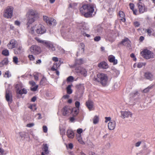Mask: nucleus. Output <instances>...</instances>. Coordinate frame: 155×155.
<instances>
[{"label": "nucleus", "instance_id": "9d476101", "mask_svg": "<svg viewBox=\"0 0 155 155\" xmlns=\"http://www.w3.org/2000/svg\"><path fill=\"white\" fill-rule=\"evenodd\" d=\"M41 155H48L49 153L48 147L47 144H43L42 146Z\"/></svg>", "mask_w": 155, "mask_h": 155}, {"label": "nucleus", "instance_id": "473e14b6", "mask_svg": "<svg viewBox=\"0 0 155 155\" xmlns=\"http://www.w3.org/2000/svg\"><path fill=\"white\" fill-rule=\"evenodd\" d=\"M84 46H83L81 48H80L79 49V51L78 52L77 54V56H78V55L79 54V53H81V54H83L84 53Z\"/></svg>", "mask_w": 155, "mask_h": 155}, {"label": "nucleus", "instance_id": "4c0bfd02", "mask_svg": "<svg viewBox=\"0 0 155 155\" xmlns=\"http://www.w3.org/2000/svg\"><path fill=\"white\" fill-rule=\"evenodd\" d=\"M46 78L45 77H43L40 82V84L42 85L46 81Z\"/></svg>", "mask_w": 155, "mask_h": 155}, {"label": "nucleus", "instance_id": "c03bdc74", "mask_svg": "<svg viewBox=\"0 0 155 155\" xmlns=\"http://www.w3.org/2000/svg\"><path fill=\"white\" fill-rule=\"evenodd\" d=\"M75 105L76 107V108H78L79 107L80 103L79 101H76L75 102Z\"/></svg>", "mask_w": 155, "mask_h": 155}, {"label": "nucleus", "instance_id": "20e7f679", "mask_svg": "<svg viewBox=\"0 0 155 155\" xmlns=\"http://www.w3.org/2000/svg\"><path fill=\"white\" fill-rule=\"evenodd\" d=\"M13 8L11 6L7 7L4 10L3 16L6 18H11L13 15Z\"/></svg>", "mask_w": 155, "mask_h": 155}, {"label": "nucleus", "instance_id": "cd10ccee", "mask_svg": "<svg viewBox=\"0 0 155 155\" xmlns=\"http://www.w3.org/2000/svg\"><path fill=\"white\" fill-rule=\"evenodd\" d=\"M27 27L29 29V31L30 33L32 34H34L35 33V32L34 31V30L35 29V26H34L33 27H31L30 29L29 28V25Z\"/></svg>", "mask_w": 155, "mask_h": 155}, {"label": "nucleus", "instance_id": "2f4dec72", "mask_svg": "<svg viewBox=\"0 0 155 155\" xmlns=\"http://www.w3.org/2000/svg\"><path fill=\"white\" fill-rule=\"evenodd\" d=\"M99 121V117L97 116H95L93 119V123L94 124H97Z\"/></svg>", "mask_w": 155, "mask_h": 155}, {"label": "nucleus", "instance_id": "c756f323", "mask_svg": "<svg viewBox=\"0 0 155 155\" xmlns=\"http://www.w3.org/2000/svg\"><path fill=\"white\" fill-rule=\"evenodd\" d=\"M77 139L79 142L81 144H83L84 142L82 140L81 134H78L77 135Z\"/></svg>", "mask_w": 155, "mask_h": 155}, {"label": "nucleus", "instance_id": "603ef678", "mask_svg": "<svg viewBox=\"0 0 155 155\" xmlns=\"http://www.w3.org/2000/svg\"><path fill=\"white\" fill-rule=\"evenodd\" d=\"M17 93H18L20 94H23V92L22 91V90H19V89L17 88Z\"/></svg>", "mask_w": 155, "mask_h": 155}, {"label": "nucleus", "instance_id": "ea45409f", "mask_svg": "<svg viewBox=\"0 0 155 155\" xmlns=\"http://www.w3.org/2000/svg\"><path fill=\"white\" fill-rule=\"evenodd\" d=\"M18 58L17 57L15 56L13 58V61L16 64H17L18 62Z\"/></svg>", "mask_w": 155, "mask_h": 155}, {"label": "nucleus", "instance_id": "a878e982", "mask_svg": "<svg viewBox=\"0 0 155 155\" xmlns=\"http://www.w3.org/2000/svg\"><path fill=\"white\" fill-rule=\"evenodd\" d=\"M138 7L139 8V12L141 13L144 12L145 10V7L141 5L140 2L137 4Z\"/></svg>", "mask_w": 155, "mask_h": 155}, {"label": "nucleus", "instance_id": "13d9d810", "mask_svg": "<svg viewBox=\"0 0 155 155\" xmlns=\"http://www.w3.org/2000/svg\"><path fill=\"white\" fill-rule=\"evenodd\" d=\"M82 131L83 130L81 129H79L77 130V132L78 134H80L82 132Z\"/></svg>", "mask_w": 155, "mask_h": 155}, {"label": "nucleus", "instance_id": "5fc2aeb1", "mask_svg": "<svg viewBox=\"0 0 155 155\" xmlns=\"http://www.w3.org/2000/svg\"><path fill=\"white\" fill-rule=\"evenodd\" d=\"M105 122L106 123H107L108 121H109L110 120H111V118L110 117H105Z\"/></svg>", "mask_w": 155, "mask_h": 155}, {"label": "nucleus", "instance_id": "774afa93", "mask_svg": "<svg viewBox=\"0 0 155 155\" xmlns=\"http://www.w3.org/2000/svg\"><path fill=\"white\" fill-rule=\"evenodd\" d=\"M22 91L23 92V94H26L27 93V90L24 88L22 89Z\"/></svg>", "mask_w": 155, "mask_h": 155}, {"label": "nucleus", "instance_id": "e2e57ef3", "mask_svg": "<svg viewBox=\"0 0 155 155\" xmlns=\"http://www.w3.org/2000/svg\"><path fill=\"white\" fill-rule=\"evenodd\" d=\"M130 9L131 10H133L134 8V5L133 4L130 3Z\"/></svg>", "mask_w": 155, "mask_h": 155}, {"label": "nucleus", "instance_id": "39448f33", "mask_svg": "<svg viewBox=\"0 0 155 155\" xmlns=\"http://www.w3.org/2000/svg\"><path fill=\"white\" fill-rule=\"evenodd\" d=\"M141 54L143 58L146 59L153 58L154 57L153 53L147 49H145L141 51Z\"/></svg>", "mask_w": 155, "mask_h": 155}, {"label": "nucleus", "instance_id": "c9c22d12", "mask_svg": "<svg viewBox=\"0 0 155 155\" xmlns=\"http://www.w3.org/2000/svg\"><path fill=\"white\" fill-rule=\"evenodd\" d=\"M83 63V61L82 59H77L76 61V63L78 64H81Z\"/></svg>", "mask_w": 155, "mask_h": 155}, {"label": "nucleus", "instance_id": "dca6fc26", "mask_svg": "<svg viewBox=\"0 0 155 155\" xmlns=\"http://www.w3.org/2000/svg\"><path fill=\"white\" fill-rule=\"evenodd\" d=\"M84 87L83 86H80L78 87L77 91V94L80 97L82 96L84 93Z\"/></svg>", "mask_w": 155, "mask_h": 155}, {"label": "nucleus", "instance_id": "72a5a7b5", "mask_svg": "<svg viewBox=\"0 0 155 155\" xmlns=\"http://www.w3.org/2000/svg\"><path fill=\"white\" fill-rule=\"evenodd\" d=\"M35 39L38 42L41 43L44 45L45 42H46V41H43L41 40L40 38H39L38 37H35Z\"/></svg>", "mask_w": 155, "mask_h": 155}, {"label": "nucleus", "instance_id": "de8ad7c7", "mask_svg": "<svg viewBox=\"0 0 155 155\" xmlns=\"http://www.w3.org/2000/svg\"><path fill=\"white\" fill-rule=\"evenodd\" d=\"M50 18H48L47 16H43V20L45 21L47 23L48 20Z\"/></svg>", "mask_w": 155, "mask_h": 155}, {"label": "nucleus", "instance_id": "a18cd8bd", "mask_svg": "<svg viewBox=\"0 0 155 155\" xmlns=\"http://www.w3.org/2000/svg\"><path fill=\"white\" fill-rule=\"evenodd\" d=\"M28 57L30 60L31 61H33L35 60V58L33 55H29L28 56Z\"/></svg>", "mask_w": 155, "mask_h": 155}, {"label": "nucleus", "instance_id": "864d4df0", "mask_svg": "<svg viewBox=\"0 0 155 155\" xmlns=\"http://www.w3.org/2000/svg\"><path fill=\"white\" fill-rule=\"evenodd\" d=\"M60 131L61 134H63L65 133V129L64 128L60 129Z\"/></svg>", "mask_w": 155, "mask_h": 155}, {"label": "nucleus", "instance_id": "ddd939ff", "mask_svg": "<svg viewBox=\"0 0 155 155\" xmlns=\"http://www.w3.org/2000/svg\"><path fill=\"white\" fill-rule=\"evenodd\" d=\"M16 44V41L15 40L12 39L7 45V47L9 49H12L15 47Z\"/></svg>", "mask_w": 155, "mask_h": 155}, {"label": "nucleus", "instance_id": "09e8293b", "mask_svg": "<svg viewBox=\"0 0 155 155\" xmlns=\"http://www.w3.org/2000/svg\"><path fill=\"white\" fill-rule=\"evenodd\" d=\"M134 25L135 27H138L140 26V24L137 21H135L134 22Z\"/></svg>", "mask_w": 155, "mask_h": 155}, {"label": "nucleus", "instance_id": "3c124183", "mask_svg": "<svg viewBox=\"0 0 155 155\" xmlns=\"http://www.w3.org/2000/svg\"><path fill=\"white\" fill-rule=\"evenodd\" d=\"M43 131L45 133H46L47 131V127L46 126H43Z\"/></svg>", "mask_w": 155, "mask_h": 155}, {"label": "nucleus", "instance_id": "aec40b11", "mask_svg": "<svg viewBox=\"0 0 155 155\" xmlns=\"http://www.w3.org/2000/svg\"><path fill=\"white\" fill-rule=\"evenodd\" d=\"M100 68L106 69L108 68V65L105 62L103 61L99 63L98 65Z\"/></svg>", "mask_w": 155, "mask_h": 155}, {"label": "nucleus", "instance_id": "6e6552de", "mask_svg": "<svg viewBox=\"0 0 155 155\" xmlns=\"http://www.w3.org/2000/svg\"><path fill=\"white\" fill-rule=\"evenodd\" d=\"M120 112L121 113L120 117L122 118L123 119H124L125 118H128L129 117H131L132 115V114L130 111H121Z\"/></svg>", "mask_w": 155, "mask_h": 155}, {"label": "nucleus", "instance_id": "7c9ffc66", "mask_svg": "<svg viewBox=\"0 0 155 155\" xmlns=\"http://www.w3.org/2000/svg\"><path fill=\"white\" fill-rule=\"evenodd\" d=\"M67 92L68 94H71L72 92V91L71 88V86L69 85L67 87Z\"/></svg>", "mask_w": 155, "mask_h": 155}, {"label": "nucleus", "instance_id": "79ce46f5", "mask_svg": "<svg viewBox=\"0 0 155 155\" xmlns=\"http://www.w3.org/2000/svg\"><path fill=\"white\" fill-rule=\"evenodd\" d=\"M22 48L21 47H19L17 49L18 51L17 53V54H20L22 52Z\"/></svg>", "mask_w": 155, "mask_h": 155}, {"label": "nucleus", "instance_id": "9b49d317", "mask_svg": "<svg viewBox=\"0 0 155 155\" xmlns=\"http://www.w3.org/2000/svg\"><path fill=\"white\" fill-rule=\"evenodd\" d=\"M75 71L77 73H80L84 77L87 75V71L84 68L79 67L75 69Z\"/></svg>", "mask_w": 155, "mask_h": 155}, {"label": "nucleus", "instance_id": "423d86ee", "mask_svg": "<svg viewBox=\"0 0 155 155\" xmlns=\"http://www.w3.org/2000/svg\"><path fill=\"white\" fill-rule=\"evenodd\" d=\"M35 27L36 28V31L37 33L42 34L45 32V29L43 25L41 24H39L38 25H36Z\"/></svg>", "mask_w": 155, "mask_h": 155}, {"label": "nucleus", "instance_id": "338daca9", "mask_svg": "<svg viewBox=\"0 0 155 155\" xmlns=\"http://www.w3.org/2000/svg\"><path fill=\"white\" fill-rule=\"evenodd\" d=\"M68 147L70 149H72L73 147V145L72 143H70L69 144Z\"/></svg>", "mask_w": 155, "mask_h": 155}, {"label": "nucleus", "instance_id": "393cba45", "mask_svg": "<svg viewBox=\"0 0 155 155\" xmlns=\"http://www.w3.org/2000/svg\"><path fill=\"white\" fill-rule=\"evenodd\" d=\"M8 62L7 58H5L2 62H0V67H2L4 65H7Z\"/></svg>", "mask_w": 155, "mask_h": 155}, {"label": "nucleus", "instance_id": "49530a36", "mask_svg": "<svg viewBox=\"0 0 155 155\" xmlns=\"http://www.w3.org/2000/svg\"><path fill=\"white\" fill-rule=\"evenodd\" d=\"M94 40L96 41H100L101 39V37L100 36H96L94 38Z\"/></svg>", "mask_w": 155, "mask_h": 155}, {"label": "nucleus", "instance_id": "f257e3e1", "mask_svg": "<svg viewBox=\"0 0 155 155\" xmlns=\"http://www.w3.org/2000/svg\"><path fill=\"white\" fill-rule=\"evenodd\" d=\"M95 6L92 4L84 5L80 8V12L86 18L91 17L94 11Z\"/></svg>", "mask_w": 155, "mask_h": 155}, {"label": "nucleus", "instance_id": "e433bc0d", "mask_svg": "<svg viewBox=\"0 0 155 155\" xmlns=\"http://www.w3.org/2000/svg\"><path fill=\"white\" fill-rule=\"evenodd\" d=\"M145 65V63H139L137 64V66L138 68H141L143 66H144Z\"/></svg>", "mask_w": 155, "mask_h": 155}, {"label": "nucleus", "instance_id": "052dcab7", "mask_svg": "<svg viewBox=\"0 0 155 155\" xmlns=\"http://www.w3.org/2000/svg\"><path fill=\"white\" fill-rule=\"evenodd\" d=\"M102 30V28L100 27H98L97 29V32H101Z\"/></svg>", "mask_w": 155, "mask_h": 155}, {"label": "nucleus", "instance_id": "37998d69", "mask_svg": "<svg viewBox=\"0 0 155 155\" xmlns=\"http://www.w3.org/2000/svg\"><path fill=\"white\" fill-rule=\"evenodd\" d=\"M38 87V85H36L33 88H31V90L33 91H36L37 90Z\"/></svg>", "mask_w": 155, "mask_h": 155}, {"label": "nucleus", "instance_id": "b1692460", "mask_svg": "<svg viewBox=\"0 0 155 155\" xmlns=\"http://www.w3.org/2000/svg\"><path fill=\"white\" fill-rule=\"evenodd\" d=\"M108 59L109 61L110 62H112L114 64H116L117 63V61L115 60V57L112 55L108 57Z\"/></svg>", "mask_w": 155, "mask_h": 155}, {"label": "nucleus", "instance_id": "4468645a", "mask_svg": "<svg viewBox=\"0 0 155 155\" xmlns=\"http://www.w3.org/2000/svg\"><path fill=\"white\" fill-rule=\"evenodd\" d=\"M121 44L129 48L130 49L131 47V42L128 38H126L123 39L121 42Z\"/></svg>", "mask_w": 155, "mask_h": 155}, {"label": "nucleus", "instance_id": "bb28decb", "mask_svg": "<svg viewBox=\"0 0 155 155\" xmlns=\"http://www.w3.org/2000/svg\"><path fill=\"white\" fill-rule=\"evenodd\" d=\"M79 112V109L74 107L71 109V113H72L74 116L77 115Z\"/></svg>", "mask_w": 155, "mask_h": 155}, {"label": "nucleus", "instance_id": "1a4fd4ad", "mask_svg": "<svg viewBox=\"0 0 155 155\" xmlns=\"http://www.w3.org/2000/svg\"><path fill=\"white\" fill-rule=\"evenodd\" d=\"M5 98L6 100L8 103H11L12 101V92L8 90H7L6 91Z\"/></svg>", "mask_w": 155, "mask_h": 155}, {"label": "nucleus", "instance_id": "0eeeda50", "mask_svg": "<svg viewBox=\"0 0 155 155\" xmlns=\"http://www.w3.org/2000/svg\"><path fill=\"white\" fill-rule=\"evenodd\" d=\"M30 51L31 53L36 54L39 53L41 52L40 48L36 45H33L30 48Z\"/></svg>", "mask_w": 155, "mask_h": 155}, {"label": "nucleus", "instance_id": "bf43d9fd", "mask_svg": "<svg viewBox=\"0 0 155 155\" xmlns=\"http://www.w3.org/2000/svg\"><path fill=\"white\" fill-rule=\"evenodd\" d=\"M29 83L30 84L32 85V86H34L36 84L33 81H30Z\"/></svg>", "mask_w": 155, "mask_h": 155}, {"label": "nucleus", "instance_id": "a211bd4d", "mask_svg": "<svg viewBox=\"0 0 155 155\" xmlns=\"http://www.w3.org/2000/svg\"><path fill=\"white\" fill-rule=\"evenodd\" d=\"M66 135L70 139L73 138L74 136L73 131L71 129H68L67 130Z\"/></svg>", "mask_w": 155, "mask_h": 155}, {"label": "nucleus", "instance_id": "a19ab883", "mask_svg": "<svg viewBox=\"0 0 155 155\" xmlns=\"http://www.w3.org/2000/svg\"><path fill=\"white\" fill-rule=\"evenodd\" d=\"M119 15L120 17L122 18H124V13L122 11H120L119 12Z\"/></svg>", "mask_w": 155, "mask_h": 155}, {"label": "nucleus", "instance_id": "2eb2a0df", "mask_svg": "<svg viewBox=\"0 0 155 155\" xmlns=\"http://www.w3.org/2000/svg\"><path fill=\"white\" fill-rule=\"evenodd\" d=\"M63 114L64 115H69L71 112V109H70L68 107H65L62 110Z\"/></svg>", "mask_w": 155, "mask_h": 155}, {"label": "nucleus", "instance_id": "680f3d73", "mask_svg": "<svg viewBox=\"0 0 155 155\" xmlns=\"http://www.w3.org/2000/svg\"><path fill=\"white\" fill-rule=\"evenodd\" d=\"M52 60L55 62H58V58L56 57H54L52 58Z\"/></svg>", "mask_w": 155, "mask_h": 155}, {"label": "nucleus", "instance_id": "7ed1b4c3", "mask_svg": "<svg viewBox=\"0 0 155 155\" xmlns=\"http://www.w3.org/2000/svg\"><path fill=\"white\" fill-rule=\"evenodd\" d=\"M96 80L98 82H100L103 86H106L107 83V75L103 73H99L97 75Z\"/></svg>", "mask_w": 155, "mask_h": 155}, {"label": "nucleus", "instance_id": "f03ea898", "mask_svg": "<svg viewBox=\"0 0 155 155\" xmlns=\"http://www.w3.org/2000/svg\"><path fill=\"white\" fill-rule=\"evenodd\" d=\"M28 22L27 25L31 24L38 18V15L35 11L31 10L27 14Z\"/></svg>", "mask_w": 155, "mask_h": 155}, {"label": "nucleus", "instance_id": "0e129e2a", "mask_svg": "<svg viewBox=\"0 0 155 155\" xmlns=\"http://www.w3.org/2000/svg\"><path fill=\"white\" fill-rule=\"evenodd\" d=\"M141 143V142H140V141L136 143L135 146L136 147H138L140 145Z\"/></svg>", "mask_w": 155, "mask_h": 155}, {"label": "nucleus", "instance_id": "69168bd1", "mask_svg": "<svg viewBox=\"0 0 155 155\" xmlns=\"http://www.w3.org/2000/svg\"><path fill=\"white\" fill-rule=\"evenodd\" d=\"M69 97V96L68 94L64 95L63 97V98L64 99H68Z\"/></svg>", "mask_w": 155, "mask_h": 155}, {"label": "nucleus", "instance_id": "f8f14e48", "mask_svg": "<svg viewBox=\"0 0 155 155\" xmlns=\"http://www.w3.org/2000/svg\"><path fill=\"white\" fill-rule=\"evenodd\" d=\"M44 45L52 51H54L55 50V48L54 46L52 43L49 41H46V42H45Z\"/></svg>", "mask_w": 155, "mask_h": 155}, {"label": "nucleus", "instance_id": "412c9836", "mask_svg": "<svg viewBox=\"0 0 155 155\" xmlns=\"http://www.w3.org/2000/svg\"><path fill=\"white\" fill-rule=\"evenodd\" d=\"M47 24L50 25L54 26L56 24V20L53 18H50L48 21Z\"/></svg>", "mask_w": 155, "mask_h": 155}, {"label": "nucleus", "instance_id": "4be33fe9", "mask_svg": "<svg viewBox=\"0 0 155 155\" xmlns=\"http://www.w3.org/2000/svg\"><path fill=\"white\" fill-rule=\"evenodd\" d=\"M144 76L146 79L150 80H152L153 78V75L149 72L145 73L144 74Z\"/></svg>", "mask_w": 155, "mask_h": 155}, {"label": "nucleus", "instance_id": "f704fd0d", "mask_svg": "<svg viewBox=\"0 0 155 155\" xmlns=\"http://www.w3.org/2000/svg\"><path fill=\"white\" fill-rule=\"evenodd\" d=\"M2 54L3 55L6 56H8L9 55L8 51L7 49L3 50L2 51Z\"/></svg>", "mask_w": 155, "mask_h": 155}, {"label": "nucleus", "instance_id": "5701e85b", "mask_svg": "<svg viewBox=\"0 0 155 155\" xmlns=\"http://www.w3.org/2000/svg\"><path fill=\"white\" fill-rule=\"evenodd\" d=\"M60 64L59 63H54L51 68V70L53 71L56 70L60 67Z\"/></svg>", "mask_w": 155, "mask_h": 155}, {"label": "nucleus", "instance_id": "4d7b16f0", "mask_svg": "<svg viewBox=\"0 0 155 155\" xmlns=\"http://www.w3.org/2000/svg\"><path fill=\"white\" fill-rule=\"evenodd\" d=\"M34 125V123H30L27 124V127H31L33 126Z\"/></svg>", "mask_w": 155, "mask_h": 155}, {"label": "nucleus", "instance_id": "6ab92c4d", "mask_svg": "<svg viewBox=\"0 0 155 155\" xmlns=\"http://www.w3.org/2000/svg\"><path fill=\"white\" fill-rule=\"evenodd\" d=\"M116 126V122L114 121H110L108 124V127L110 130H114Z\"/></svg>", "mask_w": 155, "mask_h": 155}, {"label": "nucleus", "instance_id": "58836bf2", "mask_svg": "<svg viewBox=\"0 0 155 155\" xmlns=\"http://www.w3.org/2000/svg\"><path fill=\"white\" fill-rule=\"evenodd\" d=\"M74 78L72 76H70L68 77L67 78V80L68 82L72 81H73Z\"/></svg>", "mask_w": 155, "mask_h": 155}, {"label": "nucleus", "instance_id": "8fccbe9b", "mask_svg": "<svg viewBox=\"0 0 155 155\" xmlns=\"http://www.w3.org/2000/svg\"><path fill=\"white\" fill-rule=\"evenodd\" d=\"M146 32L150 36L151 35L152 32L151 29H147Z\"/></svg>", "mask_w": 155, "mask_h": 155}, {"label": "nucleus", "instance_id": "f3484780", "mask_svg": "<svg viewBox=\"0 0 155 155\" xmlns=\"http://www.w3.org/2000/svg\"><path fill=\"white\" fill-rule=\"evenodd\" d=\"M86 105L89 110H92L94 106L93 102L90 100H88L86 102Z\"/></svg>", "mask_w": 155, "mask_h": 155}, {"label": "nucleus", "instance_id": "c85d7f7f", "mask_svg": "<svg viewBox=\"0 0 155 155\" xmlns=\"http://www.w3.org/2000/svg\"><path fill=\"white\" fill-rule=\"evenodd\" d=\"M153 88V86H149L142 91V93H147L150 90Z\"/></svg>", "mask_w": 155, "mask_h": 155}, {"label": "nucleus", "instance_id": "6e6d98bb", "mask_svg": "<svg viewBox=\"0 0 155 155\" xmlns=\"http://www.w3.org/2000/svg\"><path fill=\"white\" fill-rule=\"evenodd\" d=\"M9 72L8 71H6L5 73V74L4 76V77H8V78L9 77Z\"/></svg>", "mask_w": 155, "mask_h": 155}]
</instances>
